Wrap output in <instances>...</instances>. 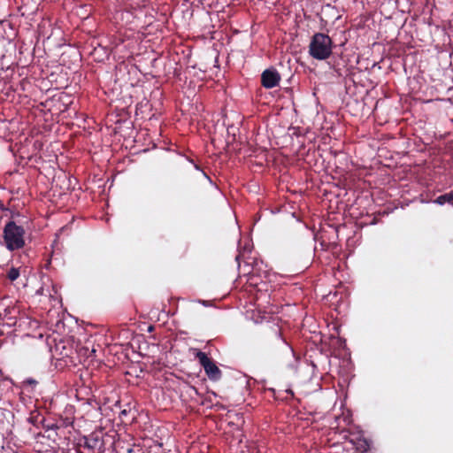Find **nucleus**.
Listing matches in <instances>:
<instances>
[{"mask_svg": "<svg viewBox=\"0 0 453 453\" xmlns=\"http://www.w3.org/2000/svg\"><path fill=\"white\" fill-rule=\"evenodd\" d=\"M103 443L98 438L97 435L90 434L88 437L85 438L84 446L90 449H100Z\"/></svg>", "mask_w": 453, "mask_h": 453, "instance_id": "obj_9", "label": "nucleus"}, {"mask_svg": "<svg viewBox=\"0 0 453 453\" xmlns=\"http://www.w3.org/2000/svg\"><path fill=\"white\" fill-rule=\"evenodd\" d=\"M259 349L269 355H275L288 349V343L282 335V329L279 323L266 324L259 335Z\"/></svg>", "mask_w": 453, "mask_h": 453, "instance_id": "obj_1", "label": "nucleus"}, {"mask_svg": "<svg viewBox=\"0 0 453 453\" xmlns=\"http://www.w3.org/2000/svg\"><path fill=\"white\" fill-rule=\"evenodd\" d=\"M252 249V245L250 243V241L245 242L243 245L244 251L250 252Z\"/></svg>", "mask_w": 453, "mask_h": 453, "instance_id": "obj_11", "label": "nucleus"}, {"mask_svg": "<svg viewBox=\"0 0 453 453\" xmlns=\"http://www.w3.org/2000/svg\"><path fill=\"white\" fill-rule=\"evenodd\" d=\"M333 41L324 33H315L309 44V54L317 60H326L332 55Z\"/></svg>", "mask_w": 453, "mask_h": 453, "instance_id": "obj_2", "label": "nucleus"}, {"mask_svg": "<svg viewBox=\"0 0 453 453\" xmlns=\"http://www.w3.org/2000/svg\"><path fill=\"white\" fill-rule=\"evenodd\" d=\"M3 239L6 249L14 251L22 249L26 244L24 228H4Z\"/></svg>", "mask_w": 453, "mask_h": 453, "instance_id": "obj_3", "label": "nucleus"}, {"mask_svg": "<svg viewBox=\"0 0 453 453\" xmlns=\"http://www.w3.org/2000/svg\"><path fill=\"white\" fill-rule=\"evenodd\" d=\"M20 275V273H19V268H16V267H11L8 271H7V273H6V278L13 282L14 280H16Z\"/></svg>", "mask_w": 453, "mask_h": 453, "instance_id": "obj_10", "label": "nucleus"}, {"mask_svg": "<svg viewBox=\"0 0 453 453\" xmlns=\"http://www.w3.org/2000/svg\"><path fill=\"white\" fill-rule=\"evenodd\" d=\"M195 358L198 360L201 366L203 368L205 374L211 381H218L222 377L221 370L217 366L215 362L210 358L206 353L195 349Z\"/></svg>", "mask_w": 453, "mask_h": 453, "instance_id": "obj_4", "label": "nucleus"}, {"mask_svg": "<svg viewBox=\"0 0 453 453\" xmlns=\"http://www.w3.org/2000/svg\"><path fill=\"white\" fill-rule=\"evenodd\" d=\"M280 81V75L274 68L265 69L261 74V84L265 88L277 87Z\"/></svg>", "mask_w": 453, "mask_h": 453, "instance_id": "obj_7", "label": "nucleus"}, {"mask_svg": "<svg viewBox=\"0 0 453 453\" xmlns=\"http://www.w3.org/2000/svg\"><path fill=\"white\" fill-rule=\"evenodd\" d=\"M311 229L315 242L319 243L322 250L336 246L338 228H330V231H327L326 228H318L317 231H314L315 228Z\"/></svg>", "mask_w": 453, "mask_h": 453, "instance_id": "obj_5", "label": "nucleus"}, {"mask_svg": "<svg viewBox=\"0 0 453 453\" xmlns=\"http://www.w3.org/2000/svg\"><path fill=\"white\" fill-rule=\"evenodd\" d=\"M27 224V218L19 212L10 209L3 210L0 215V225L3 226H21Z\"/></svg>", "mask_w": 453, "mask_h": 453, "instance_id": "obj_6", "label": "nucleus"}, {"mask_svg": "<svg viewBox=\"0 0 453 453\" xmlns=\"http://www.w3.org/2000/svg\"><path fill=\"white\" fill-rule=\"evenodd\" d=\"M434 203L438 205H444L448 204L451 207H453V190H450L449 192L444 193L439 196H437Z\"/></svg>", "mask_w": 453, "mask_h": 453, "instance_id": "obj_8", "label": "nucleus"}, {"mask_svg": "<svg viewBox=\"0 0 453 453\" xmlns=\"http://www.w3.org/2000/svg\"><path fill=\"white\" fill-rule=\"evenodd\" d=\"M25 384H28V385H31V386H35L37 384V381L34 379H27L25 381H24Z\"/></svg>", "mask_w": 453, "mask_h": 453, "instance_id": "obj_12", "label": "nucleus"}, {"mask_svg": "<svg viewBox=\"0 0 453 453\" xmlns=\"http://www.w3.org/2000/svg\"><path fill=\"white\" fill-rule=\"evenodd\" d=\"M241 256H242V255H241V254H239V255H237V256H236V257H235V259H236V261H237L238 263H240V262H239V260H240Z\"/></svg>", "mask_w": 453, "mask_h": 453, "instance_id": "obj_14", "label": "nucleus"}, {"mask_svg": "<svg viewBox=\"0 0 453 453\" xmlns=\"http://www.w3.org/2000/svg\"><path fill=\"white\" fill-rule=\"evenodd\" d=\"M242 240L241 239L240 242H239V248L240 249L242 248Z\"/></svg>", "mask_w": 453, "mask_h": 453, "instance_id": "obj_15", "label": "nucleus"}, {"mask_svg": "<svg viewBox=\"0 0 453 453\" xmlns=\"http://www.w3.org/2000/svg\"><path fill=\"white\" fill-rule=\"evenodd\" d=\"M127 453H135V450L134 449H128Z\"/></svg>", "mask_w": 453, "mask_h": 453, "instance_id": "obj_13", "label": "nucleus"}]
</instances>
